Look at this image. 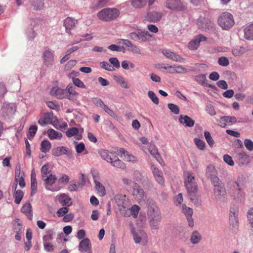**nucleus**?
<instances>
[{
	"label": "nucleus",
	"mask_w": 253,
	"mask_h": 253,
	"mask_svg": "<svg viewBox=\"0 0 253 253\" xmlns=\"http://www.w3.org/2000/svg\"><path fill=\"white\" fill-rule=\"evenodd\" d=\"M147 213L151 228L153 230H158L162 221V217L160 209L152 201H149L148 203Z\"/></svg>",
	"instance_id": "1"
},
{
	"label": "nucleus",
	"mask_w": 253,
	"mask_h": 253,
	"mask_svg": "<svg viewBox=\"0 0 253 253\" xmlns=\"http://www.w3.org/2000/svg\"><path fill=\"white\" fill-rule=\"evenodd\" d=\"M185 174L184 184L191 201L195 204H199L197 195L198 185L192 173L186 171Z\"/></svg>",
	"instance_id": "2"
},
{
	"label": "nucleus",
	"mask_w": 253,
	"mask_h": 253,
	"mask_svg": "<svg viewBox=\"0 0 253 253\" xmlns=\"http://www.w3.org/2000/svg\"><path fill=\"white\" fill-rule=\"evenodd\" d=\"M120 14L119 10L115 8H105L97 13V16L101 20L108 22L116 19Z\"/></svg>",
	"instance_id": "3"
},
{
	"label": "nucleus",
	"mask_w": 253,
	"mask_h": 253,
	"mask_svg": "<svg viewBox=\"0 0 253 253\" xmlns=\"http://www.w3.org/2000/svg\"><path fill=\"white\" fill-rule=\"evenodd\" d=\"M218 23L222 29L229 30L234 24L233 15L228 12L222 13L218 18Z\"/></svg>",
	"instance_id": "4"
},
{
	"label": "nucleus",
	"mask_w": 253,
	"mask_h": 253,
	"mask_svg": "<svg viewBox=\"0 0 253 253\" xmlns=\"http://www.w3.org/2000/svg\"><path fill=\"white\" fill-rule=\"evenodd\" d=\"M216 182L211 183L213 186V195L216 200H221L226 195V189L221 180H219Z\"/></svg>",
	"instance_id": "5"
},
{
	"label": "nucleus",
	"mask_w": 253,
	"mask_h": 253,
	"mask_svg": "<svg viewBox=\"0 0 253 253\" xmlns=\"http://www.w3.org/2000/svg\"><path fill=\"white\" fill-rule=\"evenodd\" d=\"M166 7L170 10L181 11L186 9L185 3L181 0H167Z\"/></svg>",
	"instance_id": "6"
},
{
	"label": "nucleus",
	"mask_w": 253,
	"mask_h": 253,
	"mask_svg": "<svg viewBox=\"0 0 253 253\" xmlns=\"http://www.w3.org/2000/svg\"><path fill=\"white\" fill-rule=\"evenodd\" d=\"M129 38L131 39L139 42L146 41L151 35L148 31H138L137 32H132L129 35Z\"/></svg>",
	"instance_id": "7"
},
{
	"label": "nucleus",
	"mask_w": 253,
	"mask_h": 253,
	"mask_svg": "<svg viewBox=\"0 0 253 253\" xmlns=\"http://www.w3.org/2000/svg\"><path fill=\"white\" fill-rule=\"evenodd\" d=\"M131 192L134 198L138 201L140 202L144 200L145 195L144 190L138 183L134 184V187L131 190Z\"/></svg>",
	"instance_id": "8"
},
{
	"label": "nucleus",
	"mask_w": 253,
	"mask_h": 253,
	"mask_svg": "<svg viewBox=\"0 0 253 253\" xmlns=\"http://www.w3.org/2000/svg\"><path fill=\"white\" fill-rule=\"evenodd\" d=\"M42 58L43 64L46 67H50L54 63V55L50 50H45L42 53Z\"/></svg>",
	"instance_id": "9"
},
{
	"label": "nucleus",
	"mask_w": 253,
	"mask_h": 253,
	"mask_svg": "<svg viewBox=\"0 0 253 253\" xmlns=\"http://www.w3.org/2000/svg\"><path fill=\"white\" fill-rule=\"evenodd\" d=\"M206 176L210 179L211 183L216 182V181L220 180L217 176V171L215 167L212 165H209L207 167Z\"/></svg>",
	"instance_id": "10"
},
{
	"label": "nucleus",
	"mask_w": 253,
	"mask_h": 253,
	"mask_svg": "<svg viewBox=\"0 0 253 253\" xmlns=\"http://www.w3.org/2000/svg\"><path fill=\"white\" fill-rule=\"evenodd\" d=\"M50 94L57 98L62 99L68 97V91L66 89H61L57 87H53L50 91Z\"/></svg>",
	"instance_id": "11"
},
{
	"label": "nucleus",
	"mask_w": 253,
	"mask_h": 253,
	"mask_svg": "<svg viewBox=\"0 0 253 253\" xmlns=\"http://www.w3.org/2000/svg\"><path fill=\"white\" fill-rule=\"evenodd\" d=\"M52 154L55 157H59L63 155H67L69 157L72 156V151L69 148L64 147H57L52 150Z\"/></svg>",
	"instance_id": "12"
},
{
	"label": "nucleus",
	"mask_w": 253,
	"mask_h": 253,
	"mask_svg": "<svg viewBox=\"0 0 253 253\" xmlns=\"http://www.w3.org/2000/svg\"><path fill=\"white\" fill-rule=\"evenodd\" d=\"M79 250L81 253H91V245L88 238L83 239L79 245Z\"/></svg>",
	"instance_id": "13"
},
{
	"label": "nucleus",
	"mask_w": 253,
	"mask_h": 253,
	"mask_svg": "<svg viewBox=\"0 0 253 253\" xmlns=\"http://www.w3.org/2000/svg\"><path fill=\"white\" fill-rule=\"evenodd\" d=\"M207 39V38L205 36L201 34L199 35L196 36L195 38L188 43V48L191 50L197 49L199 46L200 42L205 41Z\"/></svg>",
	"instance_id": "14"
},
{
	"label": "nucleus",
	"mask_w": 253,
	"mask_h": 253,
	"mask_svg": "<svg viewBox=\"0 0 253 253\" xmlns=\"http://www.w3.org/2000/svg\"><path fill=\"white\" fill-rule=\"evenodd\" d=\"M197 24L198 27L203 31H206L212 25L211 20L208 18L198 19Z\"/></svg>",
	"instance_id": "15"
},
{
	"label": "nucleus",
	"mask_w": 253,
	"mask_h": 253,
	"mask_svg": "<svg viewBox=\"0 0 253 253\" xmlns=\"http://www.w3.org/2000/svg\"><path fill=\"white\" fill-rule=\"evenodd\" d=\"M162 16V14L161 12L152 11L147 13L146 18L149 22H157L161 19Z\"/></svg>",
	"instance_id": "16"
},
{
	"label": "nucleus",
	"mask_w": 253,
	"mask_h": 253,
	"mask_svg": "<svg viewBox=\"0 0 253 253\" xmlns=\"http://www.w3.org/2000/svg\"><path fill=\"white\" fill-rule=\"evenodd\" d=\"M178 120L180 124L187 127H192L195 124L194 120L187 115H180Z\"/></svg>",
	"instance_id": "17"
},
{
	"label": "nucleus",
	"mask_w": 253,
	"mask_h": 253,
	"mask_svg": "<svg viewBox=\"0 0 253 253\" xmlns=\"http://www.w3.org/2000/svg\"><path fill=\"white\" fill-rule=\"evenodd\" d=\"M98 153L103 159L109 163H110L112 159L115 158V155L114 153L110 152L106 150H100Z\"/></svg>",
	"instance_id": "18"
},
{
	"label": "nucleus",
	"mask_w": 253,
	"mask_h": 253,
	"mask_svg": "<svg viewBox=\"0 0 253 253\" xmlns=\"http://www.w3.org/2000/svg\"><path fill=\"white\" fill-rule=\"evenodd\" d=\"M31 7L35 10H41L44 7L43 0H31L30 1Z\"/></svg>",
	"instance_id": "19"
},
{
	"label": "nucleus",
	"mask_w": 253,
	"mask_h": 253,
	"mask_svg": "<svg viewBox=\"0 0 253 253\" xmlns=\"http://www.w3.org/2000/svg\"><path fill=\"white\" fill-rule=\"evenodd\" d=\"M20 166L16 167L15 169V182H18V180H19V185L21 188H23L25 186V182L24 181V178L23 176H20Z\"/></svg>",
	"instance_id": "20"
},
{
	"label": "nucleus",
	"mask_w": 253,
	"mask_h": 253,
	"mask_svg": "<svg viewBox=\"0 0 253 253\" xmlns=\"http://www.w3.org/2000/svg\"><path fill=\"white\" fill-rule=\"evenodd\" d=\"M152 171L156 181L160 184H163L164 183V179L163 178L162 172L160 171L156 167H153Z\"/></svg>",
	"instance_id": "21"
},
{
	"label": "nucleus",
	"mask_w": 253,
	"mask_h": 253,
	"mask_svg": "<svg viewBox=\"0 0 253 253\" xmlns=\"http://www.w3.org/2000/svg\"><path fill=\"white\" fill-rule=\"evenodd\" d=\"M16 110V107L14 104L9 103L3 104L2 107V112L7 115L13 114Z\"/></svg>",
	"instance_id": "22"
},
{
	"label": "nucleus",
	"mask_w": 253,
	"mask_h": 253,
	"mask_svg": "<svg viewBox=\"0 0 253 253\" xmlns=\"http://www.w3.org/2000/svg\"><path fill=\"white\" fill-rule=\"evenodd\" d=\"M21 211L27 216L29 220H31L32 219V206L29 203H27L23 206Z\"/></svg>",
	"instance_id": "23"
},
{
	"label": "nucleus",
	"mask_w": 253,
	"mask_h": 253,
	"mask_svg": "<svg viewBox=\"0 0 253 253\" xmlns=\"http://www.w3.org/2000/svg\"><path fill=\"white\" fill-rule=\"evenodd\" d=\"M59 202L63 206L69 207L72 204L71 199L65 194H61L58 197Z\"/></svg>",
	"instance_id": "24"
},
{
	"label": "nucleus",
	"mask_w": 253,
	"mask_h": 253,
	"mask_svg": "<svg viewBox=\"0 0 253 253\" xmlns=\"http://www.w3.org/2000/svg\"><path fill=\"white\" fill-rule=\"evenodd\" d=\"M133 178L135 181L141 182L142 184L148 180V177L138 170L134 171Z\"/></svg>",
	"instance_id": "25"
},
{
	"label": "nucleus",
	"mask_w": 253,
	"mask_h": 253,
	"mask_svg": "<svg viewBox=\"0 0 253 253\" xmlns=\"http://www.w3.org/2000/svg\"><path fill=\"white\" fill-rule=\"evenodd\" d=\"M75 20L70 17L67 18L64 22V25L65 27L66 31L69 34H71L70 30L75 25Z\"/></svg>",
	"instance_id": "26"
},
{
	"label": "nucleus",
	"mask_w": 253,
	"mask_h": 253,
	"mask_svg": "<svg viewBox=\"0 0 253 253\" xmlns=\"http://www.w3.org/2000/svg\"><path fill=\"white\" fill-rule=\"evenodd\" d=\"M65 89L68 91V97H67V98L70 100H74L76 99L75 97L76 98L79 95V93L76 91L74 87L70 84L67 86Z\"/></svg>",
	"instance_id": "27"
},
{
	"label": "nucleus",
	"mask_w": 253,
	"mask_h": 253,
	"mask_svg": "<svg viewBox=\"0 0 253 253\" xmlns=\"http://www.w3.org/2000/svg\"><path fill=\"white\" fill-rule=\"evenodd\" d=\"M122 180L125 188L128 190H131V189L134 187V184L137 183L132 179L126 177L122 178Z\"/></svg>",
	"instance_id": "28"
},
{
	"label": "nucleus",
	"mask_w": 253,
	"mask_h": 253,
	"mask_svg": "<svg viewBox=\"0 0 253 253\" xmlns=\"http://www.w3.org/2000/svg\"><path fill=\"white\" fill-rule=\"evenodd\" d=\"M149 151L150 154L159 162H160L161 158L160 155L158 152L156 146L152 143H150L149 147Z\"/></svg>",
	"instance_id": "29"
},
{
	"label": "nucleus",
	"mask_w": 253,
	"mask_h": 253,
	"mask_svg": "<svg viewBox=\"0 0 253 253\" xmlns=\"http://www.w3.org/2000/svg\"><path fill=\"white\" fill-rule=\"evenodd\" d=\"M53 113H47L42 118L38 121V123L41 126H44L46 124H51L52 121V116Z\"/></svg>",
	"instance_id": "30"
},
{
	"label": "nucleus",
	"mask_w": 253,
	"mask_h": 253,
	"mask_svg": "<svg viewBox=\"0 0 253 253\" xmlns=\"http://www.w3.org/2000/svg\"><path fill=\"white\" fill-rule=\"evenodd\" d=\"M47 133L50 139H61L62 137V134L61 133L52 128L49 129L47 131Z\"/></svg>",
	"instance_id": "31"
},
{
	"label": "nucleus",
	"mask_w": 253,
	"mask_h": 253,
	"mask_svg": "<svg viewBox=\"0 0 253 253\" xmlns=\"http://www.w3.org/2000/svg\"><path fill=\"white\" fill-rule=\"evenodd\" d=\"M244 33L246 39L253 40V24L247 26L244 30Z\"/></svg>",
	"instance_id": "32"
},
{
	"label": "nucleus",
	"mask_w": 253,
	"mask_h": 253,
	"mask_svg": "<svg viewBox=\"0 0 253 253\" xmlns=\"http://www.w3.org/2000/svg\"><path fill=\"white\" fill-rule=\"evenodd\" d=\"M56 179L57 178L55 175L52 174L51 173H50L48 176L45 177L43 180L45 181L46 189H50L49 188H48V186L51 185L54 183Z\"/></svg>",
	"instance_id": "33"
},
{
	"label": "nucleus",
	"mask_w": 253,
	"mask_h": 253,
	"mask_svg": "<svg viewBox=\"0 0 253 253\" xmlns=\"http://www.w3.org/2000/svg\"><path fill=\"white\" fill-rule=\"evenodd\" d=\"M201 234L197 231H194L191 236L190 241L193 244H197L201 241Z\"/></svg>",
	"instance_id": "34"
},
{
	"label": "nucleus",
	"mask_w": 253,
	"mask_h": 253,
	"mask_svg": "<svg viewBox=\"0 0 253 253\" xmlns=\"http://www.w3.org/2000/svg\"><path fill=\"white\" fill-rule=\"evenodd\" d=\"M110 163L113 166L119 169H124L125 168V164L121 160H119L118 158L115 155V158L112 159Z\"/></svg>",
	"instance_id": "35"
},
{
	"label": "nucleus",
	"mask_w": 253,
	"mask_h": 253,
	"mask_svg": "<svg viewBox=\"0 0 253 253\" xmlns=\"http://www.w3.org/2000/svg\"><path fill=\"white\" fill-rule=\"evenodd\" d=\"M95 189L99 196H104L105 195L104 186L98 180H95Z\"/></svg>",
	"instance_id": "36"
},
{
	"label": "nucleus",
	"mask_w": 253,
	"mask_h": 253,
	"mask_svg": "<svg viewBox=\"0 0 253 253\" xmlns=\"http://www.w3.org/2000/svg\"><path fill=\"white\" fill-rule=\"evenodd\" d=\"M147 1V0H131V3L134 7L139 8L145 6Z\"/></svg>",
	"instance_id": "37"
},
{
	"label": "nucleus",
	"mask_w": 253,
	"mask_h": 253,
	"mask_svg": "<svg viewBox=\"0 0 253 253\" xmlns=\"http://www.w3.org/2000/svg\"><path fill=\"white\" fill-rule=\"evenodd\" d=\"M51 148V143L47 140H43L41 144L40 150L43 153H46Z\"/></svg>",
	"instance_id": "38"
},
{
	"label": "nucleus",
	"mask_w": 253,
	"mask_h": 253,
	"mask_svg": "<svg viewBox=\"0 0 253 253\" xmlns=\"http://www.w3.org/2000/svg\"><path fill=\"white\" fill-rule=\"evenodd\" d=\"M24 196L23 192L21 190L15 191L13 193V197L15 199L14 202L16 204H20Z\"/></svg>",
	"instance_id": "39"
},
{
	"label": "nucleus",
	"mask_w": 253,
	"mask_h": 253,
	"mask_svg": "<svg viewBox=\"0 0 253 253\" xmlns=\"http://www.w3.org/2000/svg\"><path fill=\"white\" fill-rule=\"evenodd\" d=\"M237 157H238V159L239 162L242 164L244 165L247 163V160L249 158V156L247 155V154L246 152H242L239 153L237 154Z\"/></svg>",
	"instance_id": "40"
},
{
	"label": "nucleus",
	"mask_w": 253,
	"mask_h": 253,
	"mask_svg": "<svg viewBox=\"0 0 253 253\" xmlns=\"http://www.w3.org/2000/svg\"><path fill=\"white\" fill-rule=\"evenodd\" d=\"M116 82L119 83L123 88L127 89L129 88L128 84L125 81L124 78L122 76H115Z\"/></svg>",
	"instance_id": "41"
},
{
	"label": "nucleus",
	"mask_w": 253,
	"mask_h": 253,
	"mask_svg": "<svg viewBox=\"0 0 253 253\" xmlns=\"http://www.w3.org/2000/svg\"><path fill=\"white\" fill-rule=\"evenodd\" d=\"M221 120L228 124H233L237 122V119L234 116H223L221 117Z\"/></svg>",
	"instance_id": "42"
},
{
	"label": "nucleus",
	"mask_w": 253,
	"mask_h": 253,
	"mask_svg": "<svg viewBox=\"0 0 253 253\" xmlns=\"http://www.w3.org/2000/svg\"><path fill=\"white\" fill-rule=\"evenodd\" d=\"M232 191H240V190H243L245 186L242 182L239 181L233 182L232 183Z\"/></svg>",
	"instance_id": "43"
},
{
	"label": "nucleus",
	"mask_w": 253,
	"mask_h": 253,
	"mask_svg": "<svg viewBox=\"0 0 253 253\" xmlns=\"http://www.w3.org/2000/svg\"><path fill=\"white\" fill-rule=\"evenodd\" d=\"M205 137L206 140L211 147H212L214 143L210 132L208 131H205L204 132Z\"/></svg>",
	"instance_id": "44"
},
{
	"label": "nucleus",
	"mask_w": 253,
	"mask_h": 253,
	"mask_svg": "<svg viewBox=\"0 0 253 253\" xmlns=\"http://www.w3.org/2000/svg\"><path fill=\"white\" fill-rule=\"evenodd\" d=\"M232 191V196L234 197L235 199H236L237 200H241V199L245 196L243 190H240V191L236 190Z\"/></svg>",
	"instance_id": "45"
},
{
	"label": "nucleus",
	"mask_w": 253,
	"mask_h": 253,
	"mask_svg": "<svg viewBox=\"0 0 253 253\" xmlns=\"http://www.w3.org/2000/svg\"><path fill=\"white\" fill-rule=\"evenodd\" d=\"M48 167L49 165L45 164L41 168V173L43 180L45 178V177L48 176V175H47L48 174H49L50 171L48 170Z\"/></svg>",
	"instance_id": "46"
},
{
	"label": "nucleus",
	"mask_w": 253,
	"mask_h": 253,
	"mask_svg": "<svg viewBox=\"0 0 253 253\" xmlns=\"http://www.w3.org/2000/svg\"><path fill=\"white\" fill-rule=\"evenodd\" d=\"M194 140L198 149L201 150H204L205 149L206 143L203 140L197 138H195Z\"/></svg>",
	"instance_id": "47"
},
{
	"label": "nucleus",
	"mask_w": 253,
	"mask_h": 253,
	"mask_svg": "<svg viewBox=\"0 0 253 253\" xmlns=\"http://www.w3.org/2000/svg\"><path fill=\"white\" fill-rule=\"evenodd\" d=\"M148 96L155 104L158 105L159 104V99L154 91H149L148 92Z\"/></svg>",
	"instance_id": "48"
},
{
	"label": "nucleus",
	"mask_w": 253,
	"mask_h": 253,
	"mask_svg": "<svg viewBox=\"0 0 253 253\" xmlns=\"http://www.w3.org/2000/svg\"><path fill=\"white\" fill-rule=\"evenodd\" d=\"M182 211L185 215L186 217L192 216L193 211V210L191 208L186 207V205H182Z\"/></svg>",
	"instance_id": "49"
},
{
	"label": "nucleus",
	"mask_w": 253,
	"mask_h": 253,
	"mask_svg": "<svg viewBox=\"0 0 253 253\" xmlns=\"http://www.w3.org/2000/svg\"><path fill=\"white\" fill-rule=\"evenodd\" d=\"M100 67L109 71H113L115 70V68L111 66V65L106 61H102L100 63Z\"/></svg>",
	"instance_id": "50"
},
{
	"label": "nucleus",
	"mask_w": 253,
	"mask_h": 253,
	"mask_svg": "<svg viewBox=\"0 0 253 253\" xmlns=\"http://www.w3.org/2000/svg\"><path fill=\"white\" fill-rule=\"evenodd\" d=\"M168 108L174 114H178L179 113V108L178 106L173 103H169L168 105Z\"/></svg>",
	"instance_id": "51"
},
{
	"label": "nucleus",
	"mask_w": 253,
	"mask_h": 253,
	"mask_svg": "<svg viewBox=\"0 0 253 253\" xmlns=\"http://www.w3.org/2000/svg\"><path fill=\"white\" fill-rule=\"evenodd\" d=\"M78 133H79L78 128L77 127H73L70 128L66 132V135L68 137H72L73 136H74V135L77 134Z\"/></svg>",
	"instance_id": "52"
},
{
	"label": "nucleus",
	"mask_w": 253,
	"mask_h": 253,
	"mask_svg": "<svg viewBox=\"0 0 253 253\" xmlns=\"http://www.w3.org/2000/svg\"><path fill=\"white\" fill-rule=\"evenodd\" d=\"M218 63L219 65L222 66H227L229 64L228 59L226 57H221L218 59Z\"/></svg>",
	"instance_id": "53"
},
{
	"label": "nucleus",
	"mask_w": 253,
	"mask_h": 253,
	"mask_svg": "<svg viewBox=\"0 0 253 253\" xmlns=\"http://www.w3.org/2000/svg\"><path fill=\"white\" fill-rule=\"evenodd\" d=\"M232 54L235 56H239L244 53L243 48L239 46L232 49Z\"/></svg>",
	"instance_id": "54"
},
{
	"label": "nucleus",
	"mask_w": 253,
	"mask_h": 253,
	"mask_svg": "<svg viewBox=\"0 0 253 253\" xmlns=\"http://www.w3.org/2000/svg\"><path fill=\"white\" fill-rule=\"evenodd\" d=\"M109 61L113 65L114 68L118 69L120 67V62L116 57H111L109 59Z\"/></svg>",
	"instance_id": "55"
},
{
	"label": "nucleus",
	"mask_w": 253,
	"mask_h": 253,
	"mask_svg": "<svg viewBox=\"0 0 253 253\" xmlns=\"http://www.w3.org/2000/svg\"><path fill=\"white\" fill-rule=\"evenodd\" d=\"M140 209V207L136 205H134L131 208L130 211H131L132 215H133V216L134 218H136L137 217Z\"/></svg>",
	"instance_id": "56"
},
{
	"label": "nucleus",
	"mask_w": 253,
	"mask_h": 253,
	"mask_svg": "<svg viewBox=\"0 0 253 253\" xmlns=\"http://www.w3.org/2000/svg\"><path fill=\"white\" fill-rule=\"evenodd\" d=\"M31 196H33L37 191V180H31Z\"/></svg>",
	"instance_id": "57"
},
{
	"label": "nucleus",
	"mask_w": 253,
	"mask_h": 253,
	"mask_svg": "<svg viewBox=\"0 0 253 253\" xmlns=\"http://www.w3.org/2000/svg\"><path fill=\"white\" fill-rule=\"evenodd\" d=\"M73 83L75 85L78 87L82 88H86V86L84 84V83L79 78L74 79L73 81Z\"/></svg>",
	"instance_id": "58"
},
{
	"label": "nucleus",
	"mask_w": 253,
	"mask_h": 253,
	"mask_svg": "<svg viewBox=\"0 0 253 253\" xmlns=\"http://www.w3.org/2000/svg\"><path fill=\"white\" fill-rule=\"evenodd\" d=\"M195 80L199 84H204L206 80V77L205 74H201L195 77Z\"/></svg>",
	"instance_id": "59"
},
{
	"label": "nucleus",
	"mask_w": 253,
	"mask_h": 253,
	"mask_svg": "<svg viewBox=\"0 0 253 253\" xmlns=\"http://www.w3.org/2000/svg\"><path fill=\"white\" fill-rule=\"evenodd\" d=\"M244 144L246 148L251 151L253 150V142L249 139H246L244 141Z\"/></svg>",
	"instance_id": "60"
},
{
	"label": "nucleus",
	"mask_w": 253,
	"mask_h": 253,
	"mask_svg": "<svg viewBox=\"0 0 253 253\" xmlns=\"http://www.w3.org/2000/svg\"><path fill=\"white\" fill-rule=\"evenodd\" d=\"M223 160L224 162L230 166H233L234 165V162L233 161L232 157L229 155H224L223 156Z\"/></svg>",
	"instance_id": "61"
},
{
	"label": "nucleus",
	"mask_w": 253,
	"mask_h": 253,
	"mask_svg": "<svg viewBox=\"0 0 253 253\" xmlns=\"http://www.w3.org/2000/svg\"><path fill=\"white\" fill-rule=\"evenodd\" d=\"M80 187L81 185L79 182L71 183L68 186V190L70 191H77Z\"/></svg>",
	"instance_id": "62"
},
{
	"label": "nucleus",
	"mask_w": 253,
	"mask_h": 253,
	"mask_svg": "<svg viewBox=\"0 0 253 253\" xmlns=\"http://www.w3.org/2000/svg\"><path fill=\"white\" fill-rule=\"evenodd\" d=\"M69 211L67 207H62L59 209L57 211V214L58 217H61L64 215L66 213L68 212Z\"/></svg>",
	"instance_id": "63"
},
{
	"label": "nucleus",
	"mask_w": 253,
	"mask_h": 253,
	"mask_svg": "<svg viewBox=\"0 0 253 253\" xmlns=\"http://www.w3.org/2000/svg\"><path fill=\"white\" fill-rule=\"evenodd\" d=\"M248 217L252 227L253 228V208L248 211Z\"/></svg>",
	"instance_id": "64"
}]
</instances>
